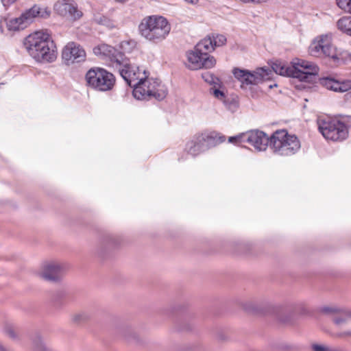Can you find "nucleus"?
<instances>
[{
	"mask_svg": "<svg viewBox=\"0 0 351 351\" xmlns=\"http://www.w3.org/2000/svg\"><path fill=\"white\" fill-rule=\"evenodd\" d=\"M216 64V60L213 56L206 57L199 53L195 48L194 51L186 53L185 65L191 70H197L202 68L210 69Z\"/></svg>",
	"mask_w": 351,
	"mask_h": 351,
	"instance_id": "13",
	"label": "nucleus"
},
{
	"mask_svg": "<svg viewBox=\"0 0 351 351\" xmlns=\"http://www.w3.org/2000/svg\"><path fill=\"white\" fill-rule=\"evenodd\" d=\"M53 9L56 14L69 21H77L83 16L82 11L72 0H58L54 4Z\"/></svg>",
	"mask_w": 351,
	"mask_h": 351,
	"instance_id": "12",
	"label": "nucleus"
},
{
	"mask_svg": "<svg viewBox=\"0 0 351 351\" xmlns=\"http://www.w3.org/2000/svg\"><path fill=\"white\" fill-rule=\"evenodd\" d=\"M88 319V315L86 313H83L75 315L73 317V320L74 322L81 323L82 322H84Z\"/></svg>",
	"mask_w": 351,
	"mask_h": 351,
	"instance_id": "35",
	"label": "nucleus"
},
{
	"mask_svg": "<svg viewBox=\"0 0 351 351\" xmlns=\"http://www.w3.org/2000/svg\"><path fill=\"white\" fill-rule=\"evenodd\" d=\"M337 4L346 12L351 14V0H336Z\"/></svg>",
	"mask_w": 351,
	"mask_h": 351,
	"instance_id": "25",
	"label": "nucleus"
},
{
	"mask_svg": "<svg viewBox=\"0 0 351 351\" xmlns=\"http://www.w3.org/2000/svg\"><path fill=\"white\" fill-rule=\"evenodd\" d=\"M202 76L204 81L209 84H217V82L219 81L218 78L214 77L209 72H205L202 73Z\"/></svg>",
	"mask_w": 351,
	"mask_h": 351,
	"instance_id": "32",
	"label": "nucleus"
},
{
	"mask_svg": "<svg viewBox=\"0 0 351 351\" xmlns=\"http://www.w3.org/2000/svg\"><path fill=\"white\" fill-rule=\"evenodd\" d=\"M245 311L255 315H274L278 322L283 324H292L295 318V312L300 316H310L312 312L303 302L292 305H276L265 302L260 304L246 302L243 304Z\"/></svg>",
	"mask_w": 351,
	"mask_h": 351,
	"instance_id": "2",
	"label": "nucleus"
},
{
	"mask_svg": "<svg viewBox=\"0 0 351 351\" xmlns=\"http://www.w3.org/2000/svg\"><path fill=\"white\" fill-rule=\"evenodd\" d=\"M93 52L96 56L109 58L112 62V66L116 64V60L119 55H123L117 51L114 47L106 44H101L93 49Z\"/></svg>",
	"mask_w": 351,
	"mask_h": 351,
	"instance_id": "18",
	"label": "nucleus"
},
{
	"mask_svg": "<svg viewBox=\"0 0 351 351\" xmlns=\"http://www.w3.org/2000/svg\"><path fill=\"white\" fill-rule=\"evenodd\" d=\"M86 81L88 86L98 91L110 90L115 84L114 75L100 68L90 69L86 74Z\"/></svg>",
	"mask_w": 351,
	"mask_h": 351,
	"instance_id": "10",
	"label": "nucleus"
},
{
	"mask_svg": "<svg viewBox=\"0 0 351 351\" xmlns=\"http://www.w3.org/2000/svg\"><path fill=\"white\" fill-rule=\"evenodd\" d=\"M93 21L100 25H103L109 29H114L117 27V24L115 21L108 19V17L96 14L94 16Z\"/></svg>",
	"mask_w": 351,
	"mask_h": 351,
	"instance_id": "22",
	"label": "nucleus"
},
{
	"mask_svg": "<svg viewBox=\"0 0 351 351\" xmlns=\"http://www.w3.org/2000/svg\"><path fill=\"white\" fill-rule=\"evenodd\" d=\"M114 68L118 70L127 84L133 88L138 81L145 77V72H147L143 69L131 64L130 60L124 55H119L117 57Z\"/></svg>",
	"mask_w": 351,
	"mask_h": 351,
	"instance_id": "9",
	"label": "nucleus"
},
{
	"mask_svg": "<svg viewBox=\"0 0 351 351\" xmlns=\"http://www.w3.org/2000/svg\"><path fill=\"white\" fill-rule=\"evenodd\" d=\"M317 124L319 132L327 140L332 141H343L348 136L346 125L339 120L319 119Z\"/></svg>",
	"mask_w": 351,
	"mask_h": 351,
	"instance_id": "11",
	"label": "nucleus"
},
{
	"mask_svg": "<svg viewBox=\"0 0 351 351\" xmlns=\"http://www.w3.org/2000/svg\"><path fill=\"white\" fill-rule=\"evenodd\" d=\"M337 25L340 31L351 36V16L340 19L337 21Z\"/></svg>",
	"mask_w": 351,
	"mask_h": 351,
	"instance_id": "23",
	"label": "nucleus"
},
{
	"mask_svg": "<svg viewBox=\"0 0 351 351\" xmlns=\"http://www.w3.org/2000/svg\"><path fill=\"white\" fill-rule=\"evenodd\" d=\"M34 348L36 351H45L46 347L40 336H37L33 341Z\"/></svg>",
	"mask_w": 351,
	"mask_h": 351,
	"instance_id": "29",
	"label": "nucleus"
},
{
	"mask_svg": "<svg viewBox=\"0 0 351 351\" xmlns=\"http://www.w3.org/2000/svg\"><path fill=\"white\" fill-rule=\"evenodd\" d=\"M243 3H261L263 2H266L267 0H241Z\"/></svg>",
	"mask_w": 351,
	"mask_h": 351,
	"instance_id": "37",
	"label": "nucleus"
},
{
	"mask_svg": "<svg viewBox=\"0 0 351 351\" xmlns=\"http://www.w3.org/2000/svg\"><path fill=\"white\" fill-rule=\"evenodd\" d=\"M141 35L146 40L158 43L166 38L171 25L162 16H151L144 18L138 26Z\"/></svg>",
	"mask_w": 351,
	"mask_h": 351,
	"instance_id": "5",
	"label": "nucleus"
},
{
	"mask_svg": "<svg viewBox=\"0 0 351 351\" xmlns=\"http://www.w3.org/2000/svg\"><path fill=\"white\" fill-rule=\"evenodd\" d=\"M204 138L208 149L215 147L223 143L226 140V137L215 131L205 132L202 133Z\"/></svg>",
	"mask_w": 351,
	"mask_h": 351,
	"instance_id": "20",
	"label": "nucleus"
},
{
	"mask_svg": "<svg viewBox=\"0 0 351 351\" xmlns=\"http://www.w3.org/2000/svg\"><path fill=\"white\" fill-rule=\"evenodd\" d=\"M301 145L298 137L286 130H278L270 136V148L276 154L290 156L297 153Z\"/></svg>",
	"mask_w": 351,
	"mask_h": 351,
	"instance_id": "7",
	"label": "nucleus"
},
{
	"mask_svg": "<svg viewBox=\"0 0 351 351\" xmlns=\"http://www.w3.org/2000/svg\"><path fill=\"white\" fill-rule=\"evenodd\" d=\"M343 335H346V336L351 335V331L343 332L339 334V336H343Z\"/></svg>",
	"mask_w": 351,
	"mask_h": 351,
	"instance_id": "40",
	"label": "nucleus"
},
{
	"mask_svg": "<svg viewBox=\"0 0 351 351\" xmlns=\"http://www.w3.org/2000/svg\"><path fill=\"white\" fill-rule=\"evenodd\" d=\"M0 351H8L1 343H0Z\"/></svg>",
	"mask_w": 351,
	"mask_h": 351,
	"instance_id": "42",
	"label": "nucleus"
},
{
	"mask_svg": "<svg viewBox=\"0 0 351 351\" xmlns=\"http://www.w3.org/2000/svg\"><path fill=\"white\" fill-rule=\"evenodd\" d=\"M16 1V0H1V2L4 6H8Z\"/></svg>",
	"mask_w": 351,
	"mask_h": 351,
	"instance_id": "38",
	"label": "nucleus"
},
{
	"mask_svg": "<svg viewBox=\"0 0 351 351\" xmlns=\"http://www.w3.org/2000/svg\"><path fill=\"white\" fill-rule=\"evenodd\" d=\"M28 53L36 60L51 62L57 57L56 46L47 31H37L29 34L24 41Z\"/></svg>",
	"mask_w": 351,
	"mask_h": 351,
	"instance_id": "4",
	"label": "nucleus"
},
{
	"mask_svg": "<svg viewBox=\"0 0 351 351\" xmlns=\"http://www.w3.org/2000/svg\"><path fill=\"white\" fill-rule=\"evenodd\" d=\"M167 94L165 85L158 79L149 77L147 72H145V77L138 81L133 89V95L138 100L155 98L160 101L164 99Z\"/></svg>",
	"mask_w": 351,
	"mask_h": 351,
	"instance_id": "6",
	"label": "nucleus"
},
{
	"mask_svg": "<svg viewBox=\"0 0 351 351\" xmlns=\"http://www.w3.org/2000/svg\"><path fill=\"white\" fill-rule=\"evenodd\" d=\"M107 244L112 247H116L121 244V239L114 235H108L106 239Z\"/></svg>",
	"mask_w": 351,
	"mask_h": 351,
	"instance_id": "27",
	"label": "nucleus"
},
{
	"mask_svg": "<svg viewBox=\"0 0 351 351\" xmlns=\"http://www.w3.org/2000/svg\"><path fill=\"white\" fill-rule=\"evenodd\" d=\"M319 311L324 313L329 314L341 312V309L339 308H334L330 306H322L319 308Z\"/></svg>",
	"mask_w": 351,
	"mask_h": 351,
	"instance_id": "34",
	"label": "nucleus"
},
{
	"mask_svg": "<svg viewBox=\"0 0 351 351\" xmlns=\"http://www.w3.org/2000/svg\"><path fill=\"white\" fill-rule=\"evenodd\" d=\"M321 84L326 88L335 91L339 92V81L332 78L326 77L321 80Z\"/></svg>",
	"mask_w": 351,
	"mask_h": 351,
	"instance_id": "24",
	"label": "nucleus"
},
{
	"mask_svg": "<svg viewBox=\"0 0 351 351\" xmlns=\"http://www.w3.org/2000/svg\"><path fill=\"white\" fill-rule=\"evenodd\" d=\"M347 99L351 100V92L346 95Z\"/></svg>",
	"mask_w": 351,
	"mask_h": 351,
	"instance_id": "43",
	"label": "nucleus"
},
{
	"mask_svg": "<svg viewBox=\"0 0 351 351\" xmlns=\"http://www.w3.org/2000/svg\"><path fill=\"white\" fill-rule=\"evenodd\" d=\"M245 142L250 143L258 151H265L270 144V137L262 131L254 130L245 134Z\"/></svg>",
	"mask_w": 351,
	"mask_h": 351,
	"instance_id": "16",
	"label": "nucleus"
},
{
	"mask_svg": "<svg viewBox=\"0 0 351 351\" xmlns=\"http://www.w3.org/2000/svg\"><path fill=\"white\" fill-rule=\"evenodd\" d=\"M239 248L249 249L250 246H249V245H247L245 243H240V244H239Z\"/></svg>",
	"mask_w": 351,
	"mask_h": 351,
	"instance_id": "39",
	"label": "nucleus"
},
{
	"mask_svg": "<svg viewBox=\"0 0 351 351\" xmlns=\"http://www.w3.org/2000/svg\"><path fill=\"white\" fill-rule=\"evenodd\" d=\"M173 322L179 332L191 331L192 326V316L185 306H175L172 308Z\"/></svg>",
	"mask_w": 351,
	"mask_h": 351,
	"instance_id": "15",
	"label": "nucleus"
},
{
	"mask_svg": "<svg viewBox=\"0 0 351 351\" xmlns=\"http://www.w3.org/2000/svg\"><path fill=\"white\" fill-rule=\"evenodd\" d=\"M196 50L202 54L203 56L208 57V52H210L215 49V47L213 43L211 37L205 38L199 41L195 46Z\"/></svg>",
	"mask_w": 351,
	"mask_h": 351,
	"instance_id": "21",
	"label": "nucleus"
},
{
	"mask_svg": "<svg viewBox=\"0 0 351 351\" xmlns=\"http://www.w3.org/2000/svg\"><path fill=\"white\" fill-rule=\"evenodd\" d=\"M272 69L269 68H258L253 73L245 69L235 68L232 73L234 76L243 84H258L271 78L273 71L276 74L291 77L300 82L311 83L315 81L319 72V66L314 62L300 59H293L290 65L283 62L276 61Z\"/></svg>",
	"mask_w": 351,
	"mask_h": 351,
	"instance_id": "1",
	"label": "nucleus"
},
{
	"mask_svg": "<svg viewBox=\"0 0 351 351\" xmlns=\"http://www.w3.org/2000/svg\"><path fill=\"white\" fill-rule=\"evenodd\" d=\"M339 93H344L351 89V80L339 81Z\"/></svg>",
	"mask_w": 351,
	"mask_h": 351,
	"instance_id": "30",
	"label": "nucleus"
},
{
	"mask_svg": "<svg viewBox=\"0 0 351 351\" xmlns=\"http://www.w3.org/2000/svg\"><path fill=\"white\" fill-rule=\"evenodd\" d=\"M62 267L58 264H48L43 268L42 277L51 282H58L61 278Z\"/></svg>",
	"mask_w": 351,
	"mask_h": 351,
	"instance_id": "19",
	"label": "nucleus"
},
{
	"mask_svg": "<svg viewBox=\"0 0 351 351\" xmlns=\"http://www.w3.org/2000/svg\"><path fill=\"white\" fill-rule=\"evenodd\" d=\"M51 11L47 7L34 5L26 10L19 16L10 19L7 27L10 31H19L25 29L32 23L36 18H48Z\"/></svg>",
	"mask_w": 351,
	"mask_h": 351,
	"instance_id": "8",
	"label": "nucleus"
},
{
	"mask_svg": "<svg viewBox=\"0 0 351 351\" xmlns=\"http://www.w3.org/2000/svg\"><path fill=\"white\" fill-rule=\"evenodd\" d=\"M185 1L191 3V4H195L198 2V0H184Z\"/></svg>",
	"mask_w": 351,
	"mask_h": 351,
	"instance_id": "41",
	"label": "nucleus"
},
{
	"mask_svg": "<svg viewBox=\"0 0 351 351\" xmlns=\"http://www.w3.org/2000/svg\"><path fill=\"white\" fill-rule=\"evenodd\" d=\"M62 58L66 64L70 65L84 61L86 52L79 44L69 42L62 49Z\"/></svg>",
	"mask_w": 351,
	"mask_h": 351,
	"instance_id": "14",
	"label": "nucleus"
},
{
	"mask_svg": "<svg viewBox=\"0 0 351 351\" xmlns=\"http://www.w3.org/2000/svg\"><path fill=\"white\" fill-rule=\"evenodd\" d=\"M345 315L346 317H335L333 319V322L336 325H339L346 322L348 318H351V311L350 310H342L341 311Z\"/></svg>",
	"mask_w": 351,
	"mask_h": 351,
	"instance_id": "26",
	"label": "nucleus"
},
{
	"mask_svg": "<svg viewBox=\"0 0 351 351\" xmlns=\"http://www.w3.org/2000/svg\"><path fill=\"white\" fill-rule=\"evenodd\" d=\"M186 149L189 154L193 156H197L208 149L202 133L195 134L193 138L186 143Z\"/></svg>",
	"mask_w": 351,
	"mask_h": 351,
	"instance_id": "17",
	"label": "nucleus"
},
{
	"mask_svg": "<svg viewBox=\"0 0 351 351\" xmlns=\"http://www.w3.org/2000/svg\"><path fill=\"white\" fill-rule=\"evenodd\" d=\"M212 39L215 47L222 46L226 43V38L223 35L213 36Z\"/></svg>",
	"mask_w": 351,
	"mask_h": 351,
	"instance_id": "31",
	"label": "nucleus"
},
{
	"mask_svg": "<svg viewBox=\"0 0 351 351\" xmlns=\"http://www.w3.org/2000/svg\"><path fill=\"white\" fill-rule=\"evenodd\" d=\"M210 93H212V94H213V95L216 98H217V99H220V100L223 101L226 104V100H225V99H226V95H225V93H224L223 90H220V89H219V88H216L215 86H214V87H212V88H210Z\"/></svg>",
	"mask_w": 351,
	"mask_h": 351,
	"instance_id": "28",
	"label": "nucleus"
},
{
	"mask_svg": "<svg viewBox=\"0 0 351 351\" xmlns=\"http://www.w3.org/2000/svg\"><path fill=\"white\" fill-rule=\"evenodd\" d=\"M228 142L236 144L241 142H245V134H241L236 136H231L228 138Z\"/></svg>",
	"mask_w": 351,
	"mask_h": 351,
	"instance_id": "33",
	"label": "nucleus"
},
{
	"mask_svg": "<svg viewBox=\"0 0 351 351\" xmlns=\"http://www.w3.org/2000/svg\"><path fill=\"white\" fill-rule=\"evenodd\" d=\"M308 52L314 57L327 58L336 66L351 62V53L334 45L333 35L331 33L316 36L311 43Z\"/></svg>",
	"mask_w": 351,
	"mask_h": 351,
	"instance_id": "3",
	"label": "nucleus"
},
{
	"mask_svg": "<svg viewBox=\"0 0 351 351\" xmlns=\"http://www.w3.org/2000/svg\"><path fill=\"white\" fill-rule=\"evenodd\" d=\"M4 332L13 339H16L17 338L14 330L10 327L5 328Z\"/></svg>",
	"mask_w": 351,
	"mask_h": 351,
	"instance_id": "36",
	"label": "nucleus"
}]
</instances>
